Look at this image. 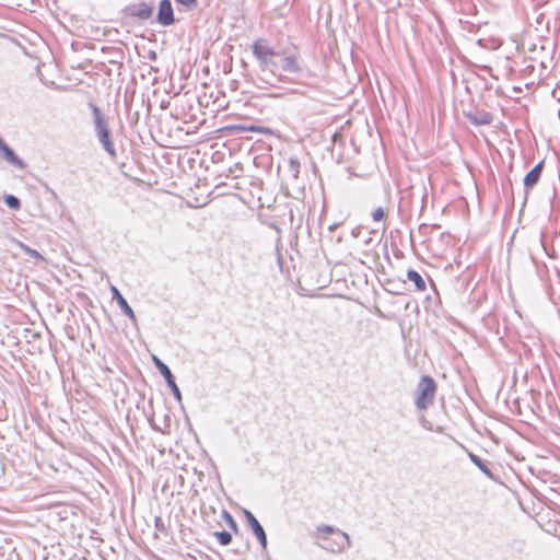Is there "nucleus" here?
<instances>
[{"instance_id":"1","label":"nucleus","mask_w":560,"mask_h":560,"mask_svg":"<svg viewBox=\"0 0 560 560\" xmlns=\"http://www.w3.org/2000/svg\"><path fill=\"white\" fill-rule=\"evenodd\" d=\"M89 107L92 112L94 132L100 144L112 160H116L117 151L113 141V133L107 118L101 108L94 103L90 102Z\"/></svg>"},{"instance_id":"2","label":"nucleus","mask_w":560,"mask_h":560,"mask_svg":"<svg viewBox=\"0 0 560 560\" xmlns=\"http://www.w3.org/2000/svg\"><path fill=\"white\" fill-rule=\"evenodd\" d=\"M438 384L430 375L420 377L415 392V406L418 410H427L434 404Z\"/></svg>"},{"instance_id":"3","label":"nucleus","mask_w":560,"mask_h":560,"mask_svg":"<svg viewBox=\"0 0 560 560\" xmlns=\"http://www.w3.org/2000/svg\"><path fill=\"white\" fill-rule=\"evenodd\" d=\"M252 51L262 70L269 68L271 65H275L272 59L278 54L275 48L269 45L266 38L256 39L252 45Z\"/></svg>"},{"instance_id":"4","label":"nucleus","mask_w":560,"mask_h":560,"mask_svg":"<svg viewBox=\"0 0 560 560\" xmlns=\"http://www.w3.org/2000/svg\"><path fill=\"white\" fill-rule=\"evenodd\" d=\"M153 360H154L156 369L159 370L161 375L165 378V381H166L168 387L171 388L173 395L175 396V398L177 400H180L182 399L180 390H179L178 386L176 385L174 375L172 374L168 366L156 357H154Z\"/></svg>"},{"instance_id":"5","label":"nucleus","mask_w":560,"mask_h":560,"mask_svg":"<svg viewBox=\"0 0 560 560\" xmlns=\"http://www.w3.org/2000/svg\"><path fill=\"white\" fill-rule=\"evenodd\" d=\"M351 546L350 537L345 532H338L332 540H327L323 547L331 552H341Z\"/></svg>"},{"instance_id":"6","label":"nucleus","mask_w":560,"mask_h":560,"mask_svg":"<svg viewBox=\"0 0 560 560\" xmlns=\"http://www.w3.org/2000/svg\"><path fill=\"white\" fill-rule=\"evenodd\" d=\"M156 21L163 26H170L175 23L171 0L160 1Z\"/></svg>"},{"instance_id":"7","label":"nucleus","mask_w":560,"mask_h":560,"mask_svg":"<svg viewBox=\"0 0 560 560\" xmlns=\"http://www.w3.org/2000/svg\"><path fill=\"white\" fill-rule=\"evenodd\" d=\"M244 515L246 517V521L248 525L250 526L254 535L257 537L258 541L260 542L262 548L267 547V536L262 528V526L259 524L257 518L254 516V514L247 510L244 511Z\"/></svg>"},{"instance_id":"8","label":"nucleus","mask_w":560,"mask_h":560,"mask_svg":"<svg viewBox=\"0 0 560 560\" xmlns=\"http://www.w3.org/2000/svg\"><path fill=\"white\" fill-rule=\"evenodd\" d=\"M127 12L130 16L139 20H148L151 18L153 9L145 2H139L131 4L127 8Z\"/></svg>"},{"instance_id":"9","label":"nucleus","mask_w":560,"mask_h":560,"mask_svg":"<svg viewBox=\"0 0 560 560\" xmlns=\"http://www.w3.org/2000/svg\"><path fill=\"white\" fill-rule=\"evenodd\" d=\"M545 163L540 161L536 164L524 177V187L526 192H528L540 179Z\"/></svg>"},{"instance_id":"10","label":"nucleus","mask_w":560,"mask_h":560,"mask_svg":"<svg viewBox=\"0 0 560 560\" xmlns=\"http://www.w3.org/2000/svg\"><path fill=\"white\" fill-rule=\"evenodd\" d=\"M470 124L475 126H488L493 121L491 113L487 110H475L465 114Z\"/></svg>"},{"instance_id":"11","label":"nucleus","mask_w":560,"mask_h":560,"mask_svg":"<svg viewBox=\"0 0 560 560\" xmlns=\"http://www.w3.org/2000/svg\"><path fill=\"white\" fill-rule=\"evenodd\" d=\"M110 291H112V294H113V300H116V302L119 305V307L121 308L122 313L127 317H129L131 320H136L135 312L129 306V304L126 301V299L120 294L119 290L116 287L112 285Z\"/></svg>"},{"instance_id":"12","label":"nucleus","mask_w":560,"mask_h":560,"mask_svg":"<svg viewBox=\"0 0 560 560\" xmlns=\"http://www.w3.org/2000/svg\"><path fill=\"white\" fill-rule=\"evenodd\" d=\"M282 69L291 73H300L302 71L298 57L294 55L285 56L282 59Z\"/></svg>"},{"instance_id":"13","label":"nucleus","mask_w":560,"mask_h":560,"mask_svg":"<svg viewBox=\"0 0 560 560\" xmlns=\"http://www.w3.org/2000/svg\"><path fill=\"white\" fill-rule=\"evenodd\" d=\"M468 457L487 477L493 479V474L489 468V463L487 460H483L478 455L471 452L468 453Z\"/></svg>"},{"instance_id":"14","label":"nucleus","mask_w":560,"mask_h":560,"mask_svg":"<svg viewBox=\"0 0 560 560\" xmlns=\"http://www.w3.org/2000/svg\"><path fill=\"white\" fill-rule=\"evenodd\" d=\"M225 130L240 133V132H264L265 128L256 125H230L225 127Z\"/></svg>"},{"instance_id":"15","label":"nucleus","mask_w":560,"mask_h":560,"mask_svg":"<svg viewBox=\"0 0 560 560\" xmlns=\"http://www.w3.org/2000/svg\"><path fill=\"white\" fill-rule=\"evenodd\" d=\"M407 279L415 283V287L418 291L423 292L427 290V284L421 275L416 270L407 271Z\"/></svg>"},{"instance_id":"16","label":"nucleus","mask_w":560,"mask_h":560,"mask_svg":"<svg viewBox=\"0 0 560 560\" xmlns=\"http://www.w3.org/2000/svg\"><path fill=\"white\" fill-rule=\"evenodd\" d=\"M154 527H155V537H159V534H161L164 537H167L170 535L168 533V524L161 517L155 516L154 517Z\"/></svg>"},{"instance_id":"17","label":"nucleus","mask_w":560,"mask_h":560,"mask_svg":"<svg viewBox=\"0 0 560 560\" xmlns=\"http://www.w3.org/2000/svg\"><path fill=\"white\" fill-rule=\"evenodd\" d=\"M288 167H289V172L291 173L292 177L294 179H298L299 175H300V168H301L299 159L295 156H291L288 160Z\"/></svg>"},{"instance_id":"18","label":"nucleus","mask_w":560,"mask_h":560,"mask_svg":"<svg viewBox=\"0 0 560 560\" xmlns=\"http://www.w3.org/2000/svg\"><path fill=\"white\" fill-rule=\"evenodd\" d=\"M317 532L322 535V538L325 540V542L328 540V535H337L338 532H341L340 529L330 526V525H320L317 527Z\"/></svg>"},{"instance_id":"19","label":"nucleus","mask_w":560,"mask_h":560,"mask_svg":"<svg viewBox=\"0 0 560 560\" xmlns=\"http://www.w3.org/2000/svg\"><path fill=\"white\" fill-rule=\"evenodd\" d=\"M213 535L222 546H228L232 541V536L229 532H215Z\"/></svg>"},{"instance_id":"20","label":"nucleus","mask_w":560,"mask_h":560,"mask_svg":"<svg viewBox=\"0 0 560 560\" xmlns=\"http://www.w3.org/2000/svg\"><path fill=\"white\" fill-rule=\"evenodd\" d=\"M0 152L4 155L8 161H14L13 151L4 143V141L0 138Z\"/></svg>"},{"instance_id":"21","label":"nucleus","mask_w":560,"mask_h":560,"mask_svg":"<svg viewBox=\"0 0 560 560\" xmlns=\"http://www.w3.org/2000/svg\"><path fill=\"white\" fill-rule=\"evenodd\" d=\"M178 5H183L186 10H192L198 5V0H175Z\"/></svg>"},{"instance_id":"22","label":"nucleus","mask_w":560,"mask_h":560,"mask_svg":"<svg viewBox=\"0 0 560 560\" xmlns=\"http://www.w3.org/2000/svg\"><path fill=\"white\" fill-rule=\"evenodd\" d=\"M4 200H5V203H7L10 208H12V209H18V208H19V206H20V201H19V199H18V198H15V197H14V196H12V195H8V196L5 197V199H4Z\"/></svg>"},{"instance_id":"23","label":"nucleus","mask_w":560,"mask_h":560,"mask_svg":"<svg viewBox=\"0 0 560 560\" xmlns=\"http://www.w3.org/2000/svg\"><path fill=\"white\" fill-rule=\"evenodd\" d=\"M385 217V211L382 207H378L376 208L373 212H372V219L373 221L375 222H378L381 220H383Z\"/></svg>"},{"instance_id":"24","label":"nucleus","mask_w":560,"mask_h":560,"mask_svg":"<svg viewBox=\"0 0 560 560\" xmlns=\"http://www.w3.org/2000/svg\"><path fill=\"white\" fill-rule=\"evenodd\" d=\"M223 514H224V517H225V520H226V522H228L229 526H230V527H231L235 533H237L238 527H237L236 522H235V521H234V518L232 517V515H231L229 512H226V511H223Z\"/></svg>"},{"instance_id":"25","label":"nucleus","mask_w":560,"mask_h":560,"mask_svg":"<svg viewBox=\"0 0 560 560\" xmlns=\"http://www.w3.org/2000/svg\"><path fill=\"white\" fill-rule=\"evenodd\" d=\"M428 229H429V226L427 224H421L419 226V232L420 233H425Z\"/></svg>"},{"instance_id":"26","label":"nucleus","mask_w":560,"mask_h":560,"mask_svg":"<svg viewBox=\"0 0 560 560\" xmlns=\"http://www.w3.org/2000/svg\"><path fill=\"white\" fill-rule=\"evenodd\" d=\"M37 78H39L42 81L44 80L43 79V73L39 69H37Z\"/></svg>"},{"instance_id":"27","label":"nucleus","mask_w":560,"mask_h":560,"mask_svg":"<svg viewBox=\"0 0 560 560\" xmlns=\"http://www.w3.org/2000/svg\"><path fill=\"white\" fill-rule=\"evenodd\" d=\"M337 226H338L337 224L330 225V226H329V230H330V231H334V230H336V229H337Z\"/></svg>"},{"instance_id":"28","label":"nucleus","mask_w":560,"mask_h":560,"mask_svg":"<svg viewBox=\"0 0 560 560\" xmlns=\"http://www.w3.org/2000/svg\"><path fill=\"white\" fill-rule=\"evenodd\" d=\"M37 260L43 259L42 255L39 253L36 254Z\"/></svg>"}]
</instances>
